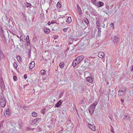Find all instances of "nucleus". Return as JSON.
<instances>
[{"mask_svg": "<svg viewBox=\"0 0 133 133\" xmlns=\"http://www.w3.org/2000/svg\"><path fill=\"white\" fill-rule=\"evenodd\" d=\"M109 12H110L109 11V9H108V11H106L105 13L106 14L108 15V14H109V13H110Z\"/></svg>", "mask_w": 133, "mask_h": 133, "instance_id": "ea45409f", "label": "nucleus"}, {"mask_svg": "<svg viewBox=\"0 0 133 133\" xmlns=\"http://www.w3.org/2000/svg\"><path fill=\"white\" fill-rule=\"evenodd\" d=\"M96 25L99 27L100 26V24L98 21H97L96 22Z\"/></svg>", "mask_w": 133, "mask_h": 133, "instance_id": "c9c22d12", "label": "nucleus"}, {"mask_svg": "<svg viewBox=\"0 0 133 133\" xmlns=\"http://www.w3.org/2000/svg\"><path fill=\"white\" fill-rule=\"evenodd\" d=\"M48 24L49 25H50L51 24V22H50V21H49L48 22Z\"/></svg>", "mask_w": 133, "mask_h": 133, "instance_id": "5fc2aeb1", "label": "nucleus"}, {"mask_svg": "<svg viewBox=\"0 0 133 133\" xmlns=\"http://www.w3.org/2000/svg\"><path fill=\"white\" fill-rule=\"evenodd\" d=\"M9 31L10 33L14 35H15V34L12 32L10 30H9Z\"/></svg>", "mask_w": 133, "mask_h": 133, "instance_id": "6e6d98bb", "label": "nucleus"}, {"mask_svg": "<svg viewBox=\"0 0 133 133\" xmlns=\"http://www.w3.org/2000/svg\"><path fill=\"white\" fill-rule=\"evenodd\" d=\"M41 15L42 16H43L44 15V14L43 13H41Z\"/></svg>", "mask_w": 133, "mask_h": 133, "instance_id": "052dcab7", "label": "nucleus"}, {"mask_svg": "<svg viewBox=\"0 0 133 133\" xmlns=\"http://www.w3.org/2000/svg\"><path fill=\"white\" fill-rule=\"evenodd\" d=\"M23 20H25L26 19V16H25L24 15H23Z\"/></svg>", "mask_w": 133, "mask_h": 133, "instance_id": "c03bdc74", "label": "nucleus"}, {"mask_svg": "<svg viewBox=\"0 0 133 133\" xmlns=\"http://www.w3.org/2000/svg\"><path fill=\"white\" fill-rule=\"evenodd\" d=\"M2 89H4L5 88V87L4 86V84H2Z\"/></svg>", "mask_w": 133, "mask_h": 133, "instance_id": "de8ad7c7", "label": "nucleus"}, {"mask_svg": "<svg viewBox=\"0 0 133 133\" xmlns=\"http://www.w3.org/2000/svg\"><path fill=\"white\" fill-rule=\"evenodd\" d=\"M64 63L63 62H62L59 64V66L61 68H63L64 67Z\"/></svg>", "mask_w": 133, "mask_h": 133, "instance_id": "5701e85b", "label": "nucleus"}, {"mask_svg": "<svg viewBox=\"0 0 133 133\" xmlns=\"http://www.w3.org/2000/svg\"><path fill=\"white\" fill-rule=\"evenodd\" d=\"M98 8H100L104 5V3L101 1L97 2L95 5Z\"/></svg>", "mask_w": 133, "mask_h": 133, "instance_id": "6e6552de", "label": "nucleus"}, {"mask_svg": "<svg viewBox=\"0 0 133 133\" xmlns=\"http://www.w3.org/2000/svg\"><path fill=\"white\" fill-rule=\"evenodd\" d=\"M13 79L15 81H16L17 80V78L16 76H13Z\"/></svg>", "mask_w": 133, "mask_h": 133, "instance_id": "4c0bfd02", "label": "nucleus"}, {"mask_svg": "<svg viewBox=\"0 0 133 133\" xmlns=\"http://www.w3.org/2000/svg\"><path fill=\"white\" fill-rule=\"evenodd\" d=\"M96 11L94 9H92L91 12V13L93 15L95 16L96 15Z\"/></svg>", "mask_w": 133, "mask_h": 133, "instance_id": "412c9836", "label": "nucleus"}, {"mask_svg": "<svg viewBox=\"0 0 133 133\" xmlns=\"http://www.w3.org/2000/svg\"><path fill=\"white\" fill-rule=\"evenodd\" d=\"M81 110L83 112L84 111L83 110V109H81Z\"/></svg>", "mask_w": 133, "mask_h": 133, "instance_id": "69168bd1", "label": "nucleus"}, {"mask_svg": "<svg viewBox=\"0 0 133 133\" xmlns=\"http://www.w3.org/2000/svg\"><path fill=\"white\" fill-rule=\"evenodd\" d=\"M4 116L6 117H8L11 114L9 108H8L4 112Z\"/></svg>", "mask_w": 133, "mask_h": 133, "instance_id": "39448f33", "label": "nucleus"}, {"mask_svg": "<svg viewBox=\"0 0 133 133\" xmlns=\"http://www.w3.org/2000/svg\"><path fill=\"white\" fill-rule=\"evenodd\" d=\"M91 2L94 5L97 3V0H91Z\"/></svg>", "mask_w": 133, "mask_h": 133, "instance_id": "2f4dec72", "label": "nucleus"}, {"mask_svg": "<svg viewBox=\"0 0 133 133\" xmlns=\"http://www.w3.org/2000/svg\"><path fill=\"white\" fill-rule=\"evenodd\" d=\"M97 104V103H94L93 104L90 105L89 107V112L91 115H92L93 114Z\"/></svg>", "mask_w": 133, "mask_h": 133, "instance_id": "f03ea898", "label": "nucleus"}, {"mask_svg": "<svg viewBox=\"0 0 133 133\" xmlns=\"http://www.w3.org/2000/svg\"><path fill=\"white\" fill-rule=\"evenodd\" d=\"M26 6L27 7H30L31 8L32 7V5L30 3H27L26 4Z\"/></svg>", "mask_w": 133, "mask_h": 133, "instance_id": "c85d7f7f", "label": "nucleus"}, {"mask_svg": "<svg viewBox=\"0 0 133 133\" xmlns=\"http://www.w3.org/2000/svg\"><path fill=\"white\" fill-rule=\"evenodd\" d=\"M46 71L45 70H42L41 71V73L42 75H44L45 74Z\"/></svg>", "mask_w": 133, "mask_h": 133, "instance_id": "72a5a7b5", "label": "nucleus"}, {"mask_svg": "<svg viewBox=\"0 0 133 133\" xmlns=\"http://www.w3.org/2000/svg\"><path fill=\"white\" fill-rule=\"evenodd\" d=\"M86 80L92 84L93 83V79L92 78L89 77H87L86 78Z\"/></svg>", "mask_w": 133, "mask_h": 133, "instance_id": "ddd939ff", "label": "nucleus"}, {"mask_svg": "<svg viewBox=\"0 0 133 133\" xmlns=\"http://www.w3.org/2000/svg\"><path fill=\"white\" fill-rule=\"evenodd\" d=\"M110 27L112 29H114V24L113 23H111L110 24Z\"/></svg>", "mask_w": 133, "mask_h": 133, "instance_id": "e433bc0d", "label": "nucleus"}, {"mask_svg": "<svg viewBox=\"0 0 133 133\" xmlns=\"http://www.w3.org/2000/svg\"><path fill=\"white\" fill-rule=\"evenodd\" d=\"M37 115V114L35 112H33L32 113V116L33 117H36Z\"/></svg>", "mask_w": 133, "mask_h": 133, "instance_id": "7c9ffc66", "label": "nucleus"}, {"mask_svg": "<svg viewBox=\"0 0 133 133\" xmlns=\"http://www.w3.org/2000/svg\"><path fill=\"white\" fill-rule=\"evenodd\" d=\"M40 121V118H38L32 121V122L34 124L37 123Z\"/></svg>", "mask_w": 133, "mask_h": 133, "instance_id": "2eb2a0df", "label": "nucleus"}, {"mask_svg": "<svg viewBox=\"0 0 133 133\" xmlns=\"http://www.w3.org/2000/svg\"><path fill=\"white\" fill-rule=\"evenodd\" d=\"M26 41L28 43V44H27V46L29 45V44L30 45V42H29V37L28 35L26 36Z\"/></svg>", "mask_w": 133, "mask_h": 133, "instance_id": "a211bd4d", "label": "nucleus"}, {"mask_svg": "<svg viewBox=\"0 0 133 133\" xmlns=\"http://www.w3.org/2000/svg\"><path fill=\"white\" fill-rule=\"evenodd\" d=\"M78 63H77V61L75 59L73 62L72 63V65L74 67H75L76 65L78 64Z\"/></svg>", "mask_w": 133, "mask_h": 133, "instance_id": "dca6fc26", "label": "nucleus"}, {"mask_svg": "<svg viewBox=\"0 0 133 133\" xmlns=\"http://www.w3.org/2000/svg\"><path fill=\"white\" fill-rule=\"evenodd\" d=\"M71 21V18L69 17L68 18L66 22L68 23H70Z\"/></svg>", "mask_w": 133, "mask_h": 133, "instance_id": "a878e982", "label": "nucleus"}, {"mask_svg": "<svg viewBox=\"0 0 133 133\" xmlns=\"http://www.w3.org/2000/svg\"><path fill=\"white\" fill-rule=\"evenodd\" d=\"M104 55V53L102 52H101L99 53L98 56L101 58H102Z\"/></svg>", "mask_w": 133, "mask_h": 133, "instance_id": "f8f14e48", "label": "nucleus"}, {"mask_svg": "<svg viewBox=\"0 0 133 133\" xmlns=\"http://www.w3.org/2000/svg\"><path fill=\"white\" fill-rule=\"evenodd\" d=\"M77 8H78V12L79 13V15L80 16H82V15L83 14V13L82 12V11H81V8H80L79 6L78 5H77Z\"/></svg>", "mask_w": 133, "mask_h": 133, "instance_id": "4468645a", "label": "nucleus"}, {"mask_svg": "<svg viewBox=\"0 0 133 133\" xmlns=\"http://www.w3.org/2000/svg\"><path fill=\"white\" fill-rule=\"evenodd\" d=\"M124 99H121V102H122V103H123V102H124Z\"/></svg>", "mask_w": 133, "mask_h": 133, "instance_id": "13d9d810", "label": "nucleus"}, {"mask_svg": "<svg viewBox=\"0 0 133 133\" xmlns=\"http://www.w3.org/2000/svg\"><path fill=\"white\" fill-rule=\"evenodd\" d=\"M20 106L21 108L22 109H23L24 110H26V108H27V107L25 106V105H22V104L20 105Z\"/></svg>", "mask_w": 133, "mask_h": 133, "instance_id": "393cba45", "label": "nucleus"}, {"mask_svg": "<svg viewBox=\"0 0 133 133\" xmlns=\"http://www.w3.org/2000/svg\"><path fill=\"white\" fill-rule=\"evenodd\" d=\"M58 37V36L56 35H54L53 36V37L54 39H57Z\"/></svg>", "mask_w": 133, "mask_h": 133, "instance_id": "a19ab883", "label": "nucleus"}, {"mask_svg": "<svg viewBox=\"0 0 133 133\" xmlns=\"http://www.w3.org/2000/svg\"><path fill=\"white\" fill-rule=\"evenodd\" d=\"M90 58H92V57H89L88 58H87V59L88 60L89 59H90Z\"/></svg>", "mask_w": 133, "mask_h": 133, "instance_id": "864d4df0", "label": "nucleus"}, {"mask_svg": "<svg viewBox=\"0 0 133 133\" xmlns=\"http://www.w3.org/2000/svg\"><path fill=\"white\" fill-rule=\"evenodd\" d=\"M84 21L85 23H86L87 24V26H85V28H84L85 29L87 27V26H88V24H89V22L88 19L87 18H84Z\"/></svg>", "mask_w": 133, "mask_h": 133, "instance_id": "aec40b11", "label": "nucleus"}, {"mask_svg": "<svg viewBox=\"0 0 133 133\" xmlns=\"http://www.w3.org/2000/svg\"><path fill=\"white\" fill-rule=\"evenodd\" d=\"M61 2H58L57 4V7L58 8H60L61 7Z\"/></svg>", "mask_w": 133, "mask_h": 133, "instance_id": "bb28decb", "label": "nucleus"}, {"mask_svg": "<svg viewBox=\"0 0 133 133\" xmlns=\"http://www.w3.org/2000/svg\"><path fill=\"white\" fill-rule=\"evenodd\" d=\"M62 100H60L55 104V106L57 107H59L62 104Z\"/></svg>", "mask_w": 133, "mask_h": 133, "instance_id": "1a4fd4ad", "label": "nucleus"}, {"mask_svg": "<svg viewBox=\"0 0 133 133\" xmlns=\"http://www.w3.org/2000/svg\"><path fill=\"white\" fill-rule=\"evenodd\" d=\"M35 66V63L34 62H32L29 65V68L30 69H32Z\"/></svg>", "mask_w": 133, "mask_h": 133, "instance_id": "9d476101", "label": "nucleus"}, {"mask_svg": "<svg viewBox=\"0 0 133 133\" xmlns=\"http://www.w3.org/2000/svg\"><path fill=\"white\" fill-rule=\"evenodd\" d=\"M67 30V29L66 28H64L63 29V31H66Z\"/></svg>", "mask_w": 133, "mask_h": 133, "instance_id": "8fccbe9b", "label": "nucleus"}, {"mask_svg": "<svg viewBox=\"0 0 133 133\" xmlns=\"http://www.w3.org/2000/svg\"><path fill=\"white\" fill-rule=\"evenodd\" d=\"M2 122H6V121H5V120H2Z\"/></svg>", "mask_w": 133, "mask_h": 133, "instance_id": "bf43d9fd", "label": "nucleus"}, {"mask_svg": "<svg viewBox=\"0 0 133 133\" xmlns=\"http://www.w3.org/2000/svg\"><path fill=\"white\" fill-rule=\"evenodd\" d=\"M37 41V38L36 36L33 37L32 39V42L34 43L35 42Z\"/></svg>", "mask_w": 133, "mask_h": 133, "instance_id": "473e14b6", "label": "nucleus"}, {"mask_svg": "<svg viewBox=\"0 0 133 133\" xmlns=\"http://www.w3.org/2000/svg\"><path fill=\"white\" fill-rule=\"evenodd\" d=\"M1 36L2 38V40L4 41V44H7L6 41V36H9V34L8 31L4 32L2 28L1 29Z\"/></svg>", "mask_w": 133, "mask_h": 133, "instance_id": "f257e3e1", "label": "nucleus"}, {"mask_svg": "<svg viewBox=\"0 0 133 133\" xmlns=\"http://www.w3.org/2000/svg\"><path fill=\"white\" fill-rule=\"evenodd\" d=\"M96 32L97 33V29H95L94 32H92V37H95V36H96V35L97 34L96 33Z\"/></svg>", "mask_w": 133, "mask_h": 133, "instance_id": "6ab92c4d", "label": "nucleus"}, {"mask_svg": "<svg viewBox=\"0 0 133 133\" xmlns=\"http://www.w3.org/2000/svg\"><path fill=\"white\" fill-rule=\"evenodd\" d=\"M125 92H124L120 90L118 91V95L119 97H121L122 96L124 95L125 94Z\"/></svg>", "mask_w": 133, "mask_h": 133, "instance_id": "9b49d317", "label": "nucleus"}, {"mask_svg": "<svg viewBox=\"0 0 133 133\" xmlns=\"http://www.w3.org/2000/svg\"><path fill=\"white\" fill-rule=\"evenodd\" d=\"M101 32H98V34H97V35H96V36H100L101 35Z\"/></svg>", "mask_w": 133, "mask_h": 133, "instance_id": "49530a36", "label": "nucleus"}, {"mask_svg": "<svg viewBox=\"0 0 133 133\" xmlns=\"http://www.w3.org/2000/svg\"><path fill=\"white\" fill-rule=\"evenodd\" d=\"M84 58L83 55H81L77 57L76 59L77 61V63H79L82 61Z\"/></svg>", "mask_w": 133, "mask_h": 133, "instance_id": "423d86ee", "label": "nucleus"}, {"mask_svg": "<svg viewBox=\"0 0 133 133\" xmlns=\"http://www.w3.org/2000/svg\"><path fill=\"white\" fill-rule=\"evenodd\" d=\"M17 37L18 38H19V36H18V35H16Z\"/></svg>", "mask_w": 133, "mask_h": 133, "instance_id": "0e129e2a", "label": "nucleus"}, {"mask_svg": "<svg viewBox=\"0 0 133 133\" xmlns=\"http://www.w3.org/2000/svg\"><path fill=\"white\" fill-rule=\"evenodd\" d=\"M24 77L25 79H26L27 78V76L26 74H25L24 76Z\"/></svg>", "mask_w": 133, "mask_h": 133, "instance_id": "37998d69", "label": "nucleus"}, {"mask_svg": "<svg viewBox=\"0 0 133 133\" xmlns=\"http://www.w3.org/2000/svg\"><path fill=\"white\" fill-rule=\"evenodd\" d=\"M45 109H43L41 110L42 113L43 114H44L45 113Z\"/></svg>", "mask_w": 133, "mask_h": 133, "instance_id": "58836bf2", "label": "nucleus"}, {"mask_svg": "<svg viewBox=\"0 0 133 133\" xmlns=\"http://www.w3.org/2000/svg\"><path fill=\"white\" fill-rule=\"evenodd\" d=\"M29 55L30 54H31V51H29Z\"/></svg>", "mask_w": 133, "mask_h": 133, "instance_id": "680f3d73", "label": "nucleus"}, {"mask_svg": "<svg viewBox=\"0 0 133 133\" xmlns=\"http://www.w3.org/2000/svg\"><path fill=\"white\" fill-rule=\"evenodd\" d=\"M86 100L84 98L83 99L81 100L79 103V104H84V103L85 102Z\"/></svg>", "mask_w": 133, "mask_h": 133, "instance_id": "4be33fe9", "label": "nucleus"}, {"mask_svg": "<svg viewBox=\"0 0 133 133\" xmlns=\"http://www.w3.org/2000/svg\"><path fill=\"white\" fill-rule=\"evenodd\" d=\"M120 38L116 35H115L113 37L112 41L114 45H116L118 43L119 41Z\"/></svg>", "mask_w": 133, "mask_h": 133, "instance_id": "20e7f679", "label": "nucleus"}, {"mask_svg": "<svg viewBox=\"0 0 133 133\" xmlns=\"http://www.w3.org/2000/svg\"><path fill=\"white\" fill-rule=\"evenodd\" d=\"M83 91H87V89L86 88H84L83 89Z\"/></svg>", "mask_w": 133, "mask_h": 133, "instance_id": "09e8293b", "label": "nucleus"}, {"mask_svg": "<svg viewBox=\"0 0 133 133\" xmlns=\"http://www.w3.org/2000/svg\"><path fill=\"white\" fill-rule=\"evenodd\" d=\"M124 117L125 118V119L126 118L127 119H128L129 120H130V117L128 115H125L124 116Z\"/></svg>", "mask_w": 133, "mask_h": 133, "instance_id": "c756f323", "label": "nucleus"}, {"mask_svg": "<svg viewBox=\"0 0 133 133\" xmlns=\"http://www.w3.org/2000/svg\"><path fill=\"white\" fill-rule=\"evenodd\" d=\"M14 68H16L17 66V64L16 63L14 62Z\"/></svg>", "mask_w": 133, "mask_h": 133, "instance_id": "f704fd0d", "label": "nucleus"}, {"mask_svg": "<svg viewBox=\"0 0 133 133\" xmlns=\"http://www.w3.org/2000/svg\"><path fill=\"white\" fill-rule=\"evenodd\" d=\"M0 105L2 108H4L6 105V101L4 97H1L0 100Z\"/></svg>", "mask_w": 133, "mask_h": 133, "instance_id": "7ed1b4c3", "label": "nucleus"}, {"mask_svg": "<svg viewBox=\"0 0 133 133\" xmlns=\"http://www.w3.org/2000/svg\"><path fill=\"white\" fill-rule=\"evenodd\" d=\"M85 14L87 15H88V12L87 11H86L85 12Z\"/></svg>", "mask_w": 133, "mask_h": 133, "instance_id": "4d7b16f0", "label": "nucleus"}, {"mask_svg": "<svg viewBox=\"0 0 133 133\" xmlns=\"http://www.w3.org/2000/svg\"><path fill=\"white\" fill-rule=\"evenodd\" d=\"M44 31L45 33L49 34L50 32V30L49 29L46 27L44 28Z\"/></svg>", "mask_w": 133, "mask_h": 133, "instance_id": "f3484780", "label": "nucleus"}, {"mask_svg": "<svg viewBox=\"0 0 133 133\" xmlns=\"http://www.w3.org/2000/svg\"><path fill=\"white\" fill-rule=\"evenodd\" d=\"M111 131L112 132H113V130H111Z\"/></svg>", "mask_w": 133, "mask_h": 133, "instance_id": "338daca9", "label": "nucleus"}, {"mask_svg": "<svg viewBox=\"0 0 133 133\" xmlns=\"http://www.w3.org/2000/svg\"><path fill=\"white\" fill-rule=\"evenodd\" d=\"M55 23V22H54V21H52L51 22V23L52 24H54Z\"/></svg>", "mask_w": 133, "mask_h": 133, "instance_id": "603ef678", "label": "nucleus"}, {"mask_svg": "<svg viewBox=\"0 0 133 133\" xmlns=\"http://www.w3.org/2000/svg\"><path fill=\"white\" fill-rule=\"evenodd\" d=\"M17 59L18 61L19 62H21L22 61L21 60V57L19 56H18L17 57Z\"/></svg>", "mask_w": 133, "mask_h": 133, "instance_id": "cd10ccee", "label": "nucleus"}, {"mask_svg": "<svg viewBox=\"0 0 133 133\" xmlns=\"http://www.w3.org/2000/svg\"><path fill=\"white\" fill-rule=\"evenodd\" d=\"M110 119H111L112 118L111 117H110Z\"/></svg>", "mask_w": 133, "mask_h": 133, "instance_id": "774afa93", "label": "nucleus"}, {"mask_svg": "<svg viewBox=\"0 0 133 133\" xmlns=\"http://www.w3.org/2000/svg\"><path fill=\"white\" fill-rule=\"evenodd\" d=\"M88 127L92 131H95L96 130V128L94 125H92L90 124H88Z\"/></svg>", "mask_w": 133, "mask_h": 133, "instance_id": "0eeeda50", "label": "nucleus"}, {"mask_svg": "<svg viewBox=\"0 0 133 133\" xmlns=\"http://www.w3.org/2000/svg\"><path fill=\"white\" fill-rule=\"evenodd\" d=\"M131 70L132 71L133 70V65L132 66V70Z\"/></svg>", "mask_w": 133, "mask_h": 133, "instance_id": "e2e57ef3", "label": "nucleus"}, {"mask_svg": "<svg viewBox=\"0 0 133 133\" xmlns=\"http://www.w3.org/2000/svg\"><path fill=\"white\" fill-rule=\"evenodd\" d=\"M101 28H99L98 29V32H101Z\"/></svg>", "mask_w": 133, "mask_h": 133, "instance_id": "a18cd8bd", "label": "nucleus"}, {"mask_svg": "<svg viewBox=\"0 0 133 133\" xmlns=\"http://www.w3.org/2000/svg\"><path fill=\"white\" fill-rule=\"evenodd\" d=\"M28 85L27 84H25V85H24L23 86V88L24 89H25V87H26V86H27Z\"/></svg>", "mask_w": 133, "mask_h": 133, "instance_id": "3c124183", "label": "nucleus"}, {"mask_svg": "<svg viewBox=\"0 0 133 133\" xmlns=\"http://www.w3.org/2000/svg\"><path fill=\"white\" fill-rule=\"evenodd\" d=\"M120 90L122 92H125H125L126 91V88L124 87H122L120 89Z\"/></svg>", "mask_w": 133, "mask_h": 133, "instance_id": "b1692460", "label": "nucleus"}, {"mask_svg": "<svg viewBox=\"0 0 133 133\" xmlns=\"http://www.w3.org/2000/svg\"><path fill=\"white\" fill-rule=\"evenodd\" d=\"M11 41V44L12 45L14 44V42H13V40L12 39H11V40H10L9 41V42Z\"/></svg>", "mask_w": 133, "mask_h": 133, "instance_id": "79ce46f5", "label": "nucleus"}]
</instances>
